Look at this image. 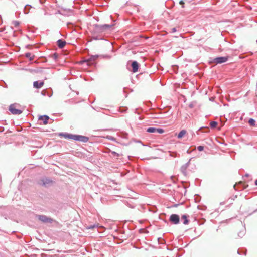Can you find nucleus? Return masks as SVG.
Masks as SVG:
<instances>
[{
  "label": "nucleus",
  "instance_id": "9d476101",
  "mask_svg": "<svg viewBox=\"0 0 257 257\" xmlns=\"http://www.w3.org/2000/svg\"><path fill=\"white\" fill-rule=\"evenodd\" d=\"M89 138L88 137L76 134L75 141L86 143L89 141Z\"/></svg>",
  "mask_w": 257,
  "mask_h": 257
},
{
  "label": "nucleus",
  "instance_id": "5fc2aeb1",
  "mask_svg": "<svg viewBox=\"0 0 257 257\" xmlns=\"http://www.w3.org/2000/svg\"><path fill=\"white\" fill-rule=\"evenodd\" d=\"M84 60H85L81 61V62H80V63H81V64H83V63H86L87 64V65L89 66V65H88V63H87V62L84 61Z\"/></svg>",
  "mask_w": 257,
  "mask_h": 257
},
{
  "label": "nucleus",
  "instance_id": "c03bdc74",
  "mask_svg": "<svg viewBox=\"0 0 257 257\" xmlns=\"http://www.w3.org/2000/svg\"><path fill=\"white\" fill-rule=\"evenodd\" d=\"M107 138L109 140H111V141H115L116 139L114 137H112V136H108Z\"/></svg>",
  "mask_w": 257,
  "mask_h": 257
},
{
  "label": "nucleus",
  "instance_id": "79ce46f5",
  "mask_svg": "<svg viewBox=\"0 0 257 257\" xmlns=\"http://www.w3.org/2000/svg\"><path fill=\"white\" fill-rule=\"evenodd\" d=\"M47 90H44L41 91V94L43 96H46L47 95Z\"/></svg>",
  "mask_w": 257,
  "mask_h": 257
},
{
  "label": "nucleus",
  "instance_id": "6e6d98bb",
  "mask_svg": "<svg viewBox=\"0 0 257 257\" xmlns=\"http://www.w3.org/2000/svg\"><path fill=\"white\" fill-rule=\"evenodd\" d=\"M191 158L189 160V161L186 163L187 165L189 166L190 164Z\"/></svg>",
  "mask_w": 257,
  "mask_h": 257
},
{
  "label": "nucleus",
  "instance_id": "dca6fc26",
  "mask_svg": "<svg viewBox=\"0 0 257 257\" xmlns=\"http://www.w3.org/2000/svg\"><path fill=\"white\" fill-rule=\"evenodd\" d=\"M92 38L93 40H106V39L104 38V36H102V35H101L100 34H94V32H93V36L92 37Z\"/></svg>",
  "mask_w": 257,
  "mask_h": 257
},
{
  "label": "nucleus",
  "instance_id": "de8ad7c7",
  "mask_svg": "<svg viewBox=\"0 0 257 257\" xmlns=\"http://www.w3.org/2000/svg\"><path fill=\"white\" fill-rule=\"evenodd\" d=\"M179 4L182 5V8H184V2L183 0H180Z\"/></svg>",
  "mask_w": 257,
  "mask_h": 257
},
{
  "label": "nucleus",
  "instance_id": "7c9ffc66",
  "mask_svg": "<svg viewBox=\"0 0 257 257\" xmlns=\"http://www.w3.org/2000/svg\"><path fill=\"white\" fill-rule=\"evenodd\" d=\"M98 227V224H94L93 225H88L87 227V229H94L95 228H97Z\"/></svg>",
  "mask_w": 257,
  "mask_h": 257
},
{
  "label": "nucleus",
  "instance_id": "13d9d810",
  "mask_svg": "<svg viewBox=\"0 0 257 257\" xmlns=\"http://www.w3.org/2000/svg\"><path fill=\"white\" fill-rule=\"evenodd\" d=\"M26 47L27 48H28V49H30V48L31 47V45H29H29H27L26 46Z\"/></svg>",
  "mask_w": 257,
  "mask_h": 257
},
{
  "label": "nucleus",
  "instance_id": "0eeeda50",
  "mask_svg": "<svg viewBox=\"0 0 257 257\" xmlns=\"http://www.w3.org/2000/svg\"><path fill=\"white\" fill-rule=\"evenodd\" d=\"M99 56V55H91L89 58L85 59L84 61L87 62L89 66H96V62H95V60L98 58Z\"/></svg>",
  "mask_w": 257,
  "mask_h": 257
},
{
  "label": "nucleus",
  "instance_id": "774afa93",
  "mask_svg": "<svg viewBox=\"0 0 257 257\" xmlns=\"http://www.w3.org/2000/svg\"><path fill=\"white\" fill-rule=\"evenodd\" d=\"M174 178V176H172L171 177V179H172V180H173V178Z\"/></svg>",
  "mask_w": 257,
  "mask_h": 257
},
{
  "label": "nucleus",
  "instance_id": "f704fd0d",
  "mask_svg": "<svg viewBox=\"0 0 257 257\" xmlns=\"http://www.w3.org/2000/svg\"><path fill=\"white\" fill-rule=\"evenodd\" d=\"M197 208L199 210H205L206 209L207 207L205 205H202V206L198 205L197 206Z\"/></svg>",
  "mask_w": 257,
  "mask_h": 257
},
{
  "label": "nucleus",
  "instance_id": "7ed1b4c3",
  "mask_svg": "<svg viewBox=\"0 0 257 257\" xmlns=\"http://www.w3.org/2000/svg\"><path fill=\"white\" fill-rule=\"evenodd\" d=\"M228 60V56H218L214 58H212L209 61L210 64L213 63L214 64H221L227 62Z\"/></svg>",
  "mask_w": 257,
  "mask_h": 257
},
{
  "label": "nucleus",
  "instance_id": "f8f14e48",
  "mask_svg": "<svg viewBox=\"0 0 257 257\" xmlns=\"http://www.w3.org/2000/svg\"><path fill=\"white\" fill-rule=\"evenodd\" d=\"M49 117L47 115H41L38 118V120L39 121H42L43 124L44 125H46L48 123V121L49 120Z\"/></svg>",
  "mask_w": 257,
  "mask_h": 257
},
{
  "label": "nucleus",
  "instance_id": "3c124183",
  "mask_svg": "<svg viewBox=\"0 0 257 257\" xmlns=\"http://www.w3.org/2000/svg\"><path fill=\"white\" fill-rule=\"evenodd\" d=\"M63 10L65 11H69L71 13H72V10L71 9H63Z\"/></svg>",
  "mask_w": 257,
  "mask_h": 257
},
{
  "label": "nucleus",
  "instance_id": "69168bd1",
  "mask_svg": "<svg viewBox=\"0 0 257 257\" xmlns=\"http://www.w3.org/2000/svg\"><path fill=\"white\" fill-rule=\"evenodd\" d=\"M5 87L7 88V85L5 83Z\"/></svg>",
  "mask_w": 257,
  "mask_h": 257
},
{
  "label": "nucleus",
  "instance_id": "c9c22d12",
  "mask_svg": "<svg viewBox=\"0 0 257 257\" xmlns=\"http://www.w3.org/2000/svg\"><path fill=\"white\" fill-rule=\"evenodd\" d=\"M179 155L176 152H173L170 153V156L173 157H177Z\"/></svg>",
  "mask_w": 257,
  "mask_h": 257
},
{
  "label": "nucleus",
  "instance_id": "a18cd8bd",
  "mask_svg": "<svg viewBox=\"0 0 257 257\" xmlns=\"http://www.w3.org/2000/svg\"><path fill=\"white\" fill-rule=\"evenodd\" d=\"M138 109H136L135 112L136 113H137V114H140L143 111V110H142V109H140V111H138Z\"/></svg>",
  "mask_w": 257,
  "mask_h": 257
},
{
  "label": "nucleus",
  "instance_id": "6ab92c4d",
  "mask_svg": "<svg viewBox=\"0 0 257 257\" xmlns=\"http://www.w3.org/2000/svg\"><path fill=\"white\" fill-rule=\"evenodd\" d=\"M246 233V229L245 227V226L243 227L242 229L238 233V236L240 238L243 237Z\"/></svg>",
  "mask_w": 257,
  "mask_h": 257
},
{
  "label": "nucleus",
  "instance_id": "1a4fd4ad",
  "mask_svg": "<svg viewBox=\"0 0 257 257\" xmlns=\"http://www.w3.org/2000/svg\"><path fill=\"white\" fill-rule=\"evenodd\" d=\"M146 132L150 133H158V134H163L165 131L162 128H156V127H148L146 129Z\"/></svg>",
  "mask_w": 257,
  "mask_h": 257
},
{
  "label": "nucleus",
  "instance_id": "ddd939ff",
  "mask_svg": "<svg viewBox=\"0 0 257 257\" xmlns=\"http://www.w3.org/2000/svg\"><path fill=\"white\" fill-rule=\"evenodd\" d=\"M57 43V45L58 46V47L60 48V49H62L63 48L65 45H66V41H65L64 40L62 39H60L59 40H58L56 42Z\"/></svg>",
  "mask_w": 257,
  "mask_h": 257
},
{
  "label": "nucleus",
  "instance_id": "e2e57ef3",
  "mask_svg": "<svg viewBox=\"0 0 257 257\" xmlns=\"http://www.w3.org/2000/svg\"><path fill=\"white\" fill-rule=\"evenodd\" d=\"M126 88H123V92H124V93H126Z\"/></svg>",
  "mask_w": 257,
  "mask_h": 257
},
{
  "label": "nucleus",
  "instance_id": "2f4dec72",
  "mask_svg": "<svg viewBox=\"0 0 257 257\" xmlns=\"http://www.w3.org/2000/svg\"><path fill=\"white\" fill-rule=\"evenodd\" d=\"M50 57L53 58L55 61H57L58 59L59 55L58 53H54V54L50 56Z\"/></svg>",
  "mask_w": 257,
  "mask_h": 257
},
{
  "label": "nucleus",
  "instance_id": "a211bd4d",
  "mask_svg": "<svg viewBox=\"0 0 257 257\" xmlns=\"http://www.w3.org/2000/svg\"><path fill=\"white\" fill-rule=\"evenodd\" d=\"M25 56L26 58L29 59V61H33L35 57L34 55H32L30 52H27L25 54Z\"/></svg>",
  "mask_w": 257,
  "mask_h": 257
},
{
  "label": "nucleus",
  "instance_id": "e433bc0d",
  "mask_svg": "<svg viewBox=\"0 0 257 257\" xmlns=\"http://www.w3.org/2000/svg\"><path fill=\"white\" fill-rule=\"evenodd\" d=\"M13 24H14L15 27H17L20 25V23L18 21H14L13 22Z\"/></svg>",
  "mask_w": 257,
  "mask_h": 257
},
{
  "label": "nucleus",
  "instance_id": "0e129e2a",
  "mask_svg": "<svg viewBox=\"0 0 257 257\" xmlns=\"http://www.w3.org/2000/svg\"><path fill=\"white\" fill-rule=\"evenodd\" d=\"M230 200V204H232V203H232V201H233V200Z\"/></svg>",
  "mask_w": 257,
  "mask_h": 257
},
{
  "label": "nucleus",
  "instance_id": "bf43d9fd",
  "mask_svg": "<svg viewBox=\"0 0 257 257\" xmlns=\"http://www.w3.org/2000/svg\"><path fill=\"white\" fill-rule=\"evenodd\" d=\"M183 166H184V167H185L186 168H188V166L187 165L186 163H185V164H184Z\"/></svg>",
  "mask_w": 257,
  "mask_h": 257
},
{
  "label": "nucleus",
  "instance_id": "052dcab7",
  "mask_svg": "<svg viewBox=\"0 0 257 257\" xmlns=\"http://www.w3.org/2000/svg\"><path fill=\"white\" fill-rule=\"evenodd\" d=\"M249 175V174L246 173V174H245L244 177H248Z\"/></svg>",
  "mask_w": 257,
  "mask_h": 257
},
{
  "label": "nucleus",
  "instance_id": "338daca9",
  "mask_svg": "<svg viewBox=\"0 0 257 257\" xmlns=\"http://www.w3.org/2000/svg\"><path fill=\"white\" fill-rule=\"evenodd\" d=\"M223 204H224V202L220 203V205H223Z\"/></svg>",
  "mask_w": 257,
  "mask_h": 257
},
{
  "label": "nucleus",
  "instance_id": "8fccbe9b",
  "mask_svg": "<svg viewBox=\"0 0 257 257\" xmlns=\"http://www.w3.org/2000/svg\"><path fill=\"white\" fill-rule=\"evenodd\" d=\"M176 31H177L176 28L175 27H174V28L171 29V33H174V32H176Z\"/></svg>",
  "mask_w": 257,
  "mask_h": 257
},
{
  "label": "nucleus",
  "instance_id": "f3484780",
  "mask_svg": "<svg viewBox=\"0 0 257 257\" xmlns=\"http://www.w3.org/2000/svg\"><path fill=\"white\" fill-rule=\"evenodd\" d=\"M189 216L188 214H183L181 216V218L183 220V224L187 225L189 223V220L188 219Z\"/></svg>",
  "mask_w": 257,
  "mask_h": 257
},
{
  "label": "nucleus",
  "instance_id": "680f3d73",
  "mask_svg": "<svg viewBox=\"0 0 257 257\" xmlns=\"http://www.w3.org/2000/svg\"><path fill=\"white\" fill-rule=\"evenodd\" d=\"M254 184L255 185L257 186V180H255L254 181Z\"/></svg>",
  "mask_w": 257,
  "mask_h": 257
},
{
  "label": "nucleus",
  "instance_id": "39448f33",
  "mask_svg": "<svg viewBox=\"0 0 257 257\" xmlns=\"http://www.w3.org/2000/svg\"><path fill=\"white\" fill-rule=\"evenodd\" d=\"M36 217L41 222L44 223H52L54 220L53 218L45 215H36Z\"/></svg>",
  "mask_w": 257,
  "mask_h": 257
},
{
  "label": "nucleus",
  "instance_id": "864d4df0",
  "mask_svg": "<svg viewBox=\"0 0 257 257\" xmlns=\"http://www.w3.org/2000/svg\"><path fill=\"white\" fill-rule=\"evenodd\" d=\"M46 0H39V2L40 4H43L44 3Z\"/></svg>",
  "mask_w": 257,
  "mask_h": 257
},
{
  "label": "nucleus",
  "instance_id": "f257e3e1",
  "mask_svg": "<svg viewBox=\"0 0 257 257\" xmlns=\"http://www.w3.org/2000/svg\"><path fill=\"white\" fill-rule=\"evenodd\" d=\"M114 26V24L102 25L95 24L93 25L94 34H100L104 37L106 34L110 33L112 31Z\"/></svg>",
  "mask_w": 257,
  "mask_h": 257
},
{
  "label": "nucleus",
  "instance_id": "393cba45",
  "mask_svg": "<svg viewBox=\"0 0 257 257\" xmlns=\"http://www.w3.org/2000/svg\"><path fill=\"white\" fill-rule=\"evenodd\" d=\"M248 122L250 126H254L255 125L256 121L253 118H250L249 119Z\"/></svg>",
  "mask_w": 257,
  "mask_h": 257
},
{
  "label": "nucleus",
  "instance_id": "a19ab883",
  "mask_svg": "<svg viewBox=\"0 0 257 257\" xmlns=\"http://www.w3.org/2000/svg\"><path fill=\"white\" fill-rule=\"evenodd\" d=\"M237 197V195H233L232 197H230L228 199V201H230V200H234Z\"/></svg>",
  "mask_w": 257,
  "mask_h": 257
},
{
  "label": "nucleus",
  "instance_id": "c756f323",
  "mask_svg": "<svg viewBox=\"0 0 257 257\" xmlns=\"http://www.w3.org/2000/svg\"><path fill=\"white\" fill-rule=\"evenodd\" d=\"M108 153H111V154L114 156V157H118L119 156H120V154L117 153V152H115V151H111L110 149H108Z\"/></svg>",
  "mask_w": 257,
  "mask_h": 257
},
{
  "label": "nucleus",
  "instance_id": "473e14b6",
  "mask_svg": "<svg viewBox=\"0 0 257 257\" xmlns=\"http://www.w3.org/2000/svg\"><path fill=\"white\" fill-rule=\"evenodd\" d=\"M67 26L68 28L72 29L74 26V24L72 22H69L67 23Z\"/></svg>",
  "mask_w": 257,
  "mask_h": 257
},
{
  "label": "nucleus",
  "instance_id": "c85d7f7f",
  "mask_svg": "<svg viewBox=\"0 0 257 257\" xmlns=\"http://www.w3.org/2000/svg\"><path fill=\"white\" fill-rule=\"evenodd\" d=\"M187 168H186L185 167H184V166H182L180 168V171L182 173V174L185 175V176H186L187 175V172H186V170H187Z\"/></svg>",
  "mask_w": 257,
  "mask_h": 257
},
{
  "label": "nucleus",
  "instance_id": "09e8293b",
  "mask_svg": "<svg viewBox=\"0 0 257 257\" xmlns=\"http://www.w3.org/2000/svg\"><path fill=\"white\" fill-rule=\"evenodd\" d=\"M194 106V105L193 104V102H191L189 104V107L190 108H193Z\"/></svg>",
  "mask_w": 257,
  "mask_h": 257
},
{
  "label": "nucleus",
  "instance_id": "aec40b11",
  "mask_svg": "<svg viewBox=\"0 0 257 257\" xmlns=\"http://www.w3.org/2000/svg\"><path fill=\"white\" fill-rule=\"evenodd\" d=\"M237 253L239 255L243 254L246 255L247 253V249L244 248H239L237 250Z\"/></svg>",
  "mask_w": 257,
  "mask_h": 257
},
{
  "label": "nucleus",
  "instance_id": "f03ea898",
  "mask_svg": "<svg viewBox=\"0 0 257 257\" xmlns=\"http://www.w3.org/2000/svg\"><path fill=\"white\" fill-rule=\"evenodd\" d=\"M37 183L45 188H48L53 185L54 181L49 177L43 176L37 181Z\"/></svg>",
  "mask_w": 257,
  "mask_h": 257
},
{
  "label": "nucleus",
  "instance_id": "4c0bfd02",
  "mask_svg": "<svg viewBox=\"0 0 257 257\" xmlns=\"http://www.w3.org/2000/svg\"><path fill=\"white\" fill-rule=\"evenodd\" d=\"M149 211L153 213H155L157 211V208L156 207L153 206L152 208L149 209Z\"/></svg>",
  "mask_w": 257,
  "mask_h": 257
},
{
  "label": "nucleus",
  "instance_id": "412c9836",
  "mask_svg": "<svg viewBox=\"0 0 257 257\" xmlns=\"http://www.w3.org/2000/svg\"><path fill=\"white\" fill-rule=\"evenodd\" d=\"M186 133V131L185 130H182L179 132V133L177 135V138L178 139L182 138Z\"/></svg>",
  "mask_w": 257,
  "mask_h": 257
},
{
  "label": "nucleus",
  "instance_id": "a878e982",
  "mask_svg": "<svg viewBox=\"0 0 257 257\" xmlns=\"http://www.w3.org/2000/svg\"><path fill=\"white\" fill-rule=\"evenodd\" d=\"M218 123L215 121H211L210 122L209 125L212 128H214L217 126Z\"/></svg>",
  "mask_w": 257,
  "mask_h": 257
},
{
  "label": "nucleus",
  "instance_id": "4d7b16f0",
  "mask_svg": "<svg viewBox=\"0 0 257 257\" xmlns=\"http://www.w3.org/2000/svg\"><path fill=\"white\" fill-rule=\"evenodd\" d=\"M136 142H137V143H141V144H142V145L143 146H146L145 145L143 144V143L142 142V141H140V140L137 141H136Z\"/></svg>",
  "mask_w": 257,
  "mask_h": 257
},
{
  "label": "nucleus",
  "instance_id": "6e6552de",
  "mask_svg": "<svg viewBox=\"0 0 257 257\" xmlns=\"http://www.w3.org/2000/svg\"><path fill=\"white\" fill-rule=\"evenodd\" d=\"M180 216L179 215L176 214H172L170 217L169 220L173 224H178L180 223Z\"/></svg>",
  "mask_w": 257,
  "mask_h": 257
},
{
  "label": "nucleus",
  "instance_id": "49530a36",
  "mask_svg": "<svg viewBox=\"0 0 257 257\" xmlns=\"http://www.w3.org/2000/svg\"><path fill=\"white\" fill-rule=\"evenodd\" d=\"M195 182L197 183H199V184H198V186H200V184H201V180L198 179V178H196L195 179Z\"/></svg>",
  "mask_w": 257,
  "mask_h": 257
},
{
  "label": "nucleus",
  "instance_id": "2eb2a0df",
  "mask_svg": "<svg viewBox=\"0 0 257 257\" xmlns=\"http://www.w3.org/2000/svg\"><path fill=\"white\" fill-rule=\"evenodd\" d=\"M238 186V188H241V189H246L247 186L246 185H245L244 183H243L242 182H239L238 184H235L233 186L234 189L235 190H238V188H237V187Z\"/></svg>",
  "mask_w": 257,
  "mask_h": 257
},
{
  "label": "nucleus",
  "instance_id": "ea45409f",
  "mask_svg": "<svg viewBox=\"0 0 257 257\" xmlns=\"http://www.w3.org/2000/svg\"><path fill=\"white\" fill-rule=\"evenodd\" d=\"M204 146H199L197 147V150L201 152V151H203L204 150Z\"/></svg>",
  "mask_w": 257,
  "mask_h": 257
},
{
  "label": "nucleus",
  "instance_id": "423d86ee",
  "mask_svg": "<svg viewBox=\"0 0 257 257\" xmlns=\"http://www.w3.org/2000/svg\"><path fill=\"white\" fill-rule=\"evenodd\" d=\"M119 234H123V236H121L122 238H119L118 237L114 236V240H118L119 241L117 242L118 244H120L123 242L124 240L127 239L129 237V235H125V232L124 230H118Z\"/></svg>",
  "mask_w": 257,
  "mask_h": 257
},
{
  "label": "nucleus",
  "instance_id": "4468645a",
  "mask_svg": "<svg viewBox=\"0 0 257 257\" xmlns=\"http://www.w3.org/2000/svg\"><path fill=\"white\" fill-rule=\"evenodd\" d=\"M44 84L43 81H35L33 82V87L36 89L41 88Z\"/></svg>",
  "mask_w": 257,
  "mask_h": 257
},
{
  "label": "nucleus",
  "instance_id": "72a5a7b5",
  "mask_svg": "<svg viewBox=\"0 0 257 257\" xmlns=\"http://www.w3.org/2000/svg\"><path fill=\"white\" fill-rule=\"evenodd\" d=\"M67 134H68V133L62 132V133H60L59 134L58 136L61 137H64L65 138H66Z\"/></svg>",
  "mask_w": 257,
  "mask_h": 257
},
{
  "label": "nucleus",
  "instance_id": "4be33fe9",
  "mask_svg": "<svg viewBox=\"0 0 257 257\" xmlns=\"http://www.w3.org/2000/svg\"><path fill=\"white\" fill-rule=\"evenodd\" d=\"M31 7L30 5H26L24 8V13L25 14H27L30 12V8Z\"/></svg>",
  "mask_w": 257,
  "mask_h": 257
},
{
  "label": "nucleus",
  "instance_id": "37998d69",
  "mask_svg": "<svg viewBox=\"0 0 257 257\" xmlns=\"http://www.w3.org/2000/svg\"><path fill=\"white\" fill-rule=\"evenodd\" d=\"M102 57L104 58H107V59H110L111 58V56L110 55H103Z\"/></svg>",
  "mask_w": 257,
  "mask_h": 257
},
{
  "label": "nucleus",
  "instance_id": "cd10ccee",
  "mask_svg": "<svg viewBox=\"0 0 257 257\" xmlns=\"http://www.w3.org/2000/svg\"><path fill=\"white\" fill-rule=\"evenodd\" d=\"M128 108L126 106H121L119 108V111L121 113H125L127 111Z\"/></svg>",
  "mask_w": 257,
  "mask_h": 257
},
{
  "label": "nucleus",
  "instance_id": "5701e85b",
  "mask_svg": "<svg viewBox=\"0 0 257 257\" xmlns=\"http://www.w3.org/2000/svg\"><path fill=\"white\" fill-rule=\"evenodd\" d=\"M204 133H208L210 131V128L208 126H203L199 128V130Z\"/></svg>",
  "mask_w": 257,
  "mask_h": 257
},
{
  "label": "nucleus",
  "instance_id": "b1692460",
  "mask_svg": "<svg viewBox=\"0 0 257 257\" xmlns=\"http://www.w3.org/2000/svg\"><path fill=\"white\" fill-rule=\"evenodd\" d=\"M76 134H70V133H68V134L67 135V137H66V139H71V140H75V137H76Z\"/></svg>",
  "mask_w": 257,
  "mask_h": 257
},
{
  "label": "nucleus",
  "instance_id": "603ef678",
  "mask_svg": "<svg viewBox=\"0 0 257 257\" xmlns=\"http://www.w3.org/2000/svg\"><path fill=\"white\" fill-rule=\"evenodd\" d=\"M4 131V127L3 126H0V133L3 132Z\"/></svg>",
  "mask_w": 257,
  "mask_h": 257
},
{
  "label": "nucleus",
  "instance_id": "58836bf2",
  "mask_svg": "<svg viewBox=\"0 0 257 257\" xmlns=\"http://www.w3.org/2000/svg\"><path fill=\"white\" fill-rule=\"evenodd\" d=\"M144 103L146 106L148 107L151 106L152 105V102L150 101H146L144 102Z\"/></svg>",
  "mask_w": 257,
  "mask_h": 257
},
{
  "label": "nucleus",
  "instance_id": "20e7f679",
  "mask_svg": "<svg viewBox=\"0 0 257 257\" xmlns=\"http://www.w3.org/2000/svg\"><path fill=\"white\" fill-rule=\"evenodd\" d=\"M20 105L16 103L11 104L9 107V111L14 115H19L22 113L23 110L17 108V107H20Z\"/></svg>",
  "mask_w": 257,
  "mask_h": 257
},
{
  "label": "nucleus",
  "instance_id": "9b49d317",
  "mask_svg": "<svg viewBox=\"0 0 257 257\" xmlns=\"http://www.w3.org/2000/svg\"><path fill=\"white\" fill-rule=\"evenodd\" d=\"M131 71L133 73H136L138 71L140 67V64L137 61H133L131 63Z\"/></svg>",
  "mask_w": 257,
  "mask_h": 257
},
{
  "label": "nucleus",
  "instance_id": "bb28decb",
  "mask_svg": "<svg viewBox=\"0 0 257 257\" xmlns=\"http://www.w3.org/2000/svg\"><path fill=\"white\" fill-rule=\"evenodd\" d=\"M201 197L198 194L194 195V201L196 203H199L201 201Z\"/></svg>",
  "mask_w": 257,
  "mask_h": 257
}]
</instances>
